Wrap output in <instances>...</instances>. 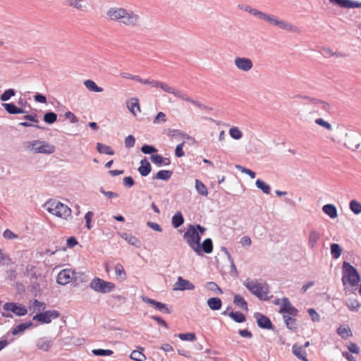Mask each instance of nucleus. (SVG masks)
<instances>
[{
	"instance_id": "9d476101",
	"label": "nucleus",
	"mask_w": 361,
	"mask_h": 361,
	"mask_svg": "<svg viewBox=\"0 0 361 361\" xmlns=\"http://www.w3.org/2000/svg\"><path fill=\"white\" fill-rule=\"evenodd\" d=\"M77 280V273L72 269H65L61 270L57 276L56 281L60 285H66L72 281Z\"/></svg>"
},
{
	"instance_id": "a19ab883",
	"label": "nucleus",
	"mask_w": 361,
	"mask_h": 361,
	"mask_svg": "<svg viewBox=\"0 0 361 361\" xmlns=\"http://www.w3.org/2000/svg\"><path fill=\"white\" fill-rule=\"evenodd\" d=\"M195 189L200 195L204 197L207 196L208 191L206 185L198 179L195 180Z\"/></svg>"
},
{
	"instance_id": "c9c22d12",
	"label": "nucleus",
	"mask_w": 361,
	"mask_h": 361,
	"mask_svg": "<svg viewBox=\"0 0 361 361\" xmlns=\"http://www.w3.org/2000/svg\"><path fill=\"white\" fill-rule=\"evenodd\" d=\"M173 174V172L169 170H161L158 171L156 175H154L152 178L154 180L159 179V180H168L170 179Z\"/></svg>"
},
{
	"instance_id": "b1692460",
	"label": "nucleus",
	"mask_w": 361,
	"mask_h": 361,
	"mask_svg": "<svg viewBox=\"0 0 361 361\" xmlns=\"http://www.w3.org/2000/svg\"><path fill=\"white\" fill-rule=\"evenodd\" d=\"M66 4L82 11H85L87 9L85 0H66Z\"/></svg>"
},
{
	"instance_id": "393cba45",
	"label": "nucleus",
	"mask_w": 361,
	"mask_h": 361,
	"mask_svg": "<svg viewBox=\"0 0 361 361\" xmlns=\"http://www.w3.org/2000/svg\"><path fill=\"white\" fill-rule=\"evenodd\" d=\"M137 170L142 176H147L151 172V164L146 158L140 161V166Z\"/></svg>"
},
{
	"instance_id": "412c9836",
	"label": "nucleus",
	"mask_w": 361,
	"mask_h": 361,
	"mask_svg": "<svg viewBox=\"0 0 361 361\" xmlns=\"http://www.w3.org/2000/svg\"><path fill=\"white\" fill-rule=\"evenodd\" d=\"M321 239V233L316 230H312L308 237V246L311 250H316Z\"/></svg>"
},
{
	"instance_id": "6ab92c4d",
	"label": "nucleus",
	"mask_w": 361,
	"mask_h": 361,
	"mask_svg": "<svg viewBox=\"0 0 361 361\" xmlns=\"http://www.w3.org/2000/svg\"><path fill=\"white\" fill-rule=\"evenodd\" d=\"M142 300L143 302L147 303V304H149L151 305H153L155 307V308L158 310H159L160 312H164V313H171V311L169 310V309L168 308L167 305L164 303H162V302H158L155 300H153V299H151V298H149L146 296H142Z\"/></svg>"
},
{
	"instance_id": "1a4fd4ad",
	"label": "nucleus",
	"mask_w": 361,
	"mask_h": 361,
	"mask_svg": "<svg viewBox=\"0 0 361 361\" xmlns=\"http://www.w3.org/2000/svg\"><path fill=\"white\" fill-rule=\"evenodd\" d=\"M90 288L97 293H108L113 291L116 286L112 282L106 281L98 277H95L90 282Z\"/></svg>"
},
{
	"instance_id": "864d4df0",
	"label": "nucleus",
	"mask_w": 361,
	"mask_h": 361,
	"mask_svg": "<svg viewBox=\"0 0 361 361\" xmlns=\"http://www.w3.org/2000/svg\"><path fill=\"white\" fill-rule=\"evenodd\" d=\"M230 136L235 140H240L243 137V133L238 127H232L229 130Z\"/></svg>"
},
{
	"instance_id": "37998d69",
	"label": "nucleus",
	"mask_w": 361,
	"mask_h": 361,
	"mask_svg": "<svg viewBox=\"0 0 361 361\" xmlns=\"http://www.w3.org/2000/svg\"><path fill=\"white\" fill-rule=\"evenodd\" d=\"M182 100L190 102V103L192 104L193 105H195V106H197L200 109H204V110H211L212 109L209 107H208L207 106L200 103V102L192 99L191 97H190L189 96H188L185 94Z\"/></svg>"
},
{
	"instance_id": "c85d7f7f",
	"label": "nucleus",
	"mask_w": 361,
	"mask_h": 361,
	"mask_svg": "<svg viewBox=\"0 0 361 361\" xmlns=\"http://www.w3.org/2000/svg\"><path fill=\"white\" fill-rule=\"evenodd\" d=\"M283 322L286 324V327L293 331H297V322L296 319L293 317H290V315L283 314Z\"/></svg>"
},
{
	"instance_id": "20e7f679",
	"label": "nucleus",
	"mask_w": 361,
	"mask_h": 361,
	"mask_svg": "<svg viewBox=\"0 0 361 361\" xmlns=\"http://www.w3.org/2000/svg\"><path fill=\"white\" fill-rule=\"evenodd\" d=\"M23 147L30 152L44 154H51L56 149L54 145L39 140L24 142Z\"/></svg>"
},
{
	"instance_id": "de8ad7c7",
	"label": "nucleus",
	"mask_w": 361,
	"mask_h": 361,
	"mask_svg": "<svg viewBox=\"0 0 361 361\" xmlns=\"http://www.w3.org/2000/svg\"><path fill=\"white\" fill-rule=\"evenodd\" d=\"M349 207L355 214H359L361 213V203L356 200H353L350 202Z\"/></svg>"
},
{
	"instance_id": "58836bf2",
	"label": "nucleus",
	"mask_w": 361,
	"mask_h": 361,
	"mask_svg": "<svg viewBox=\"0 0 361 361\" xmlns=\"http://www.w3.org/2000/svg\"><path fill=\"white\" fill-rule=\"evenodd\" d=\"M345 305L350 311L357 312L360 307V303L356 299L349 298L345 302Z\"/></svg>"
},
{
	"instance_id": "a211bd4d",
	"label": "nucleus",
	"mask_w": 361,
	"mask_h": 361,
	"mask_svg": "<svg viewBox=\"0 0 361 361\" xmlns=\"http://www.w3.org/2000/svg\"><path fill=\"white\" fill-rule=\"evenodd\" d=\"M345 145L352 150H356L360 145V137L357 133L346 134Z\"/></svg>"
},
{
	"instance_id": "6e6552de",
	"label": "nucleus",
	"mask_w": 361,
	"mask_h": 361,
	"mask_svg": "<svg viewBox=\"0 0 361 361\" xmlns=\"http://www.w3.org/2000/svg\"><path fill=\"white\" fill-rule=\"evenodd\" d=\"M3 309L6 312H2L1 314L7 318H13L11 312L18 317L25 316L27 313L25 306L17 302H6L4 305Z\"/></svg>"
},
{
	"instance_id": "39448f33",
	"label": "nucleus",
	"mask_w": 361,
	"mask_h": 361,
	"mask_svg": "<svg viewBox=\"0 0 361 361\" xmlns=\"http://www.w3.org/2000/svg\"><path fill=\"white\" fill-rule=\"evenodd\" d=\"M49 213L63 219H67L71 215V209L56 200H49L43 205Z\"/></svg>"
},
{
	"instance_id": "e433bc0d",
	"label": "nucleus",
	"mask_w": 361,
	"mask_h": 361,
	"mask_svg": "<svg viewBox=\"0 0 361 361\" xmlns=\"http://www.w3.org/2000/svg\"><path fill=\"white\" fill-rule=\"evenodd\" d=\"M84 85L85 87L94 92H103V88L97 86V85L92 80H86L84 81Z\"/></svg>"
},
{
	"instance_id": "79ce46f5",
	"label": "nucleus",
	"mask_w": 361,
	"mask_h": 361,
	"mask_svg": "<svg viewBox=\"0 0 361 361\" xmlns=\"http://www.w3.org/2000/svg\"><path fill=\"white\" fill-rule=\"evenodd\" d=\"M115 274L116 277L121 281H124L126 279V274L123 265L117 263L115 266Z\"/></svg>"
},
{
	"instance_id": "a878e982",
	"label": "nucleus",
	"mask_w": 361,
	"mask_h": 361,
	"mask_svg": "<svg viewBox=\"0 0 361 361\" xmlns=\"http://www.w3.org/2000/svg\"><path fill=\"white\" fill-rule=\"evenodd\" d=\"M2 106L10 114H19L25 113L24 109L18 107L13 103H4L2 104Z\"/></svg>"
},
{
	"instance_id": "6e6d98bb",
	"label": "nucleus",
	"mask_w": 361,
	"mask_h": 361,
	"mask_svg": "<svg viewBox=\"0 0 361 361\" xmlns=\"http://www.w3.org/2000/svg\"><path fill=\"white\" fill-rule=\"evenodd\" d=\"M15 94L16 92L13 89H8L5 90L2 94H1L0 99L2 102L8 101L11 97H13Z\"/></svg>"
},
{
	"instance_id": "4c0bfd02",
	"label": "nucleus",
	"mask_w": 361,
	"mask_h": 361,
	"mask_svg": "<svg viewBox=\"0 0 361 361\" xmlns=\"http://www.w3.org/2000/svg\"><path fill=\"white\" fill-rule=\"evenodd\" d=\"M97 149L100 154H105L108 155H114V151L110 146L98 142L97 144Z\"/></svg>"
},
{
	"instance_id": "69168bd1",
	"label": "nucleus",
	"mask_w": 361,
	"mask_h": 361,
	"mask_svg": "<svg viewBox=\"0 0 361 361\" xmlns=\"http://www.w3.org/2000/svg\"><path fill=\"white\" fill-rule=\"evenodd\" d=\"M185 145V142H182L180 144L178 145L175 149V155L177 157H182L185 155L183 152V146Z\"/></svg>"
},
{
	"instance_id": "338daca9",
	"label": "nucleus",
	"mask_w": 361,
	"mask_h": 361,
	"mask_svg": "<svg viewBox=\"0 0 361 361\" xmlns=\"http://www.w3.org/2000/svg\"><path fill=\"white\" fill-rule=\"evenodd\" d=\"M135 139L133 135H128L125 139V146L127 148H131L135 145Z\"/></svg>"
},
{
	"instance_id": "473e14b6",
	"label": "nucleus",
	"mask_w": 361,
	"mask_h": 361,
	"mask_svg": "<svg viewBox=\"0 0 361 361\" xmlns=\"http://www.w3.org/2000/svg\"><path fill=\"white\" fill-rule=\"evenodd\" d=\"M46 308V304L40 302L37 300H34L29 307L30 311H32V312H39L41 311H44Z\"/></svg>"
},
{
	"instance_id": "13d9d810",
	"label": "nucleus",
	"mask_w": 361,
	"mask_h": 361,
	"mask_svg": "<svg viewBox=\"0 0 361 361\" xmlns=\"http://www.w3.org/2000/svg\"><path fill=\"white\" fill-rule=\"evenodd\" d=\"M92 353L97 356H109L113 354L111 350L94 349Z\"/></svg>"
},
{
	"instance_id": "72a5a7b5",
	"label": "nucleus",
	"mask_w": 361,
	"mask_h": 361,
	"mask_svg": "<svg viewBox=\"0 0 361 361\" xmlns=\"http://www.w3.org/2000/svg\"><path fill=\"white\" fill-rule=\"evenodd\" d=\"M32 326V323L31 322L21 323L20 324H18L17 326H16L15 327L13 328L12 334L18 335L19 334H21Z\"/></svg>"
},
{
	"instance_id": "3c124183",
	"label": "nucleus",
	"mask_w": 361,
	"mask_h": 361,
	"mask_svg": "<svg viewBox=\"0 0 361 361\" xmlns=\"http://www.w3.org/2000/svg\"><path fill=\"white\" fill-rule=\"evenodd\" d=\"M43 120L48 124H52L57 120V115L54 112H47L44 115Z\"/></svg>"
},
{
	"instance_id": "423d86ee",
	"label": "nucleus",
	"mask_w": 361,
	"mask_h": 361,
	"mask_svg": "<svg viewBox=\"0 0 361 361\" xmlns=\"http://www.w3.org/2000/svg\"><path fill=\"white\" fill-rule=\"evenodd\" d=\"M360 280V275L355 268L350 263L344 262L342 276L343 286H345L348 284L350 286L354 287L358 284Z\"/></svg>"
},
{
	"instance_id": "052dcab7",
	"label": "nucleus",
	"mask_w": 361,
	"mask_h": 361,
	"mask_svg": "<svg viewBox=\"0 0 361 361\" xmlns=\"http://www.w3.org/2000/svg\"><path fill=\"white\" fill-rule=\"evenodd\" d=\"M235 168L237 169H238L240 171H241L242 173L247 174L251 178L253 179V178H255L256 174L252 170L248 169H247L245 167H243V166H242L240 165H236Z\"/></svg>"
},
{
	"instance_id": "bf43d9fd",
	"label": "nucleus",
	"mask_w": 361,
	"mask_h": 361,
	"mask_svg": "<svg viewBox=\"0 0 361 361\" xmlns=\"http://www.w3.org/2000/svg\"><path fill=\"white\" fill-rule=\"evenodd\" d=\"M166 121V116L164 112H159L153 120L154 124H161Z\"/></svg>"
},
{
	"instance_id": "49530a36",
	"label": "nucleus",
	"mask_w": 361,
	"mask_h": 361,
	"mask_svg": "<svg viewBox=\"0 0 361 361\" xmlns=\"http://www.w3.org/2000/svg\"><path fill=\"white\" fill-rule=\"evenodd\" d=\"M233 303L243 310H247V303L245 299L240 295H235Z\"/></svg>"
},
{
	"instance_id": "0eeeda50",
	"label": "nucleus",
	"mask_w": 361,
	"mask_h": 361,
	"mask_svg": "<svg viewBox=\"0 0 361 361\" xmlns=\"http://www.w3.org/2000/svg\"><path fill=\"white\" fill-rule=\"evenodd\" d=\"M189 246L198 255H202L200 247V235L196 230L195 226L190 225L183 235Z\"/></svg>"
},
{
	"instance_id": "2eb2a0df",
	"label": "nucleus",
	"mask_w": 361,
	"mask_h": 361,
	"mask_svg": "<svg viewBox=\"0 0 361 361\" xmlns=\"http://www.w3.org/2000/svg\"><path fill=\"white\" fill-rule=\"evenodd\" d=\"M254 317L256 319L257 324L259 327L269 330L274 329V326L271 320L267 316L259 312H255L254 314Z\"/></svg>"
},
{
	"instance_id": "09e8293b",
	"label": "nucleus",
	"mask_w": 361,
	"mask_h": 361,
	"mask_svg": "<svg viewBox=\"0 0 361 361\" xmlns=\"http://www.w3.org/2000/svg\"><path fill=\"white\" fill-rule=\"evenodd\" d=\"M331 254L334 259H338L342 252L340 245L337 243H332L330 245Z\"/></svg>"
},
{
	"instance_id": "bb28decb",
	"label": "nucleus",
	"mask_w": 361,
	"mask_h": 361,
	"mask_svg": "<svg viewBox=\"0 0 361 361\" xmlns=\"http://www.w3.org/2000/svg\"><path fill=\"white\" fill-rule=\"evenodd\" d=\"M121 237L126 240L130 245H132L136 247H140L142 245L141 241L137 237L127 233H121Z\"/></svg>"
},
{
	"instance_id": "e2e57ef3",
	"label": "nucleus",
	"mask_w": 361,
	"mask_h": 361,
	"mask_svg": "<svg viewBox=\"0 0 361 361\" xmlns=\"http://www.w3.org/2000/svg\"><path fill=\"white\" fill-rule=\"evenodd\" d=\"M141 152L144 154H151L152 153L157 152V149L152 145H144L141 147Z\"/></svg>"
},
{
	"instance_id": "4468645a",
	"label": "nucleus",
	"mask_w": 361,
	"mask_h": 361,
	"mask_svg": "<svg viewBox=\"0 0 361 361\" xmlns=\"http://www.w3.org/2000/svg\"><path fill=\"white\" fill-rule=\"evenodd\" d=\"M234 63L239 70L245 72L250 71L253 67L252 60L245 57H236Z\"/></svg>"
},
{
	"instance_id": "f8f14e48",
	"label": "nucleus",
	"mask_w": 361,
	"mask_h": 361,
	"mask_svg": "<svg viewBox=\"0 0 361 361\" xmlns=\"http://www.w3.org/2000/svg\"><path fill=\"white\" fill-rule=\"evenodd\" d=\"M305 98H307L309 101V104L312 105V106L314 109V111L317 112L318 114H322L324 113H328L329 112L331 109V106L329 103L317 99L312 97H304Z\"/></svg>"
},
{
	"instance_id": "2f4dec72",
	"label": "nucleus",
	"mask_w": 361,
	"mask_h": 361,
	"mask_svg": "<svg viewBox=\"0 0 361 361\" xmlns=\"http://www.w3.org/2000/svg\"><path fill=\"white\" fill-rule=\"evenodd\" d=\"M337 334L344 339L350 338L353 336L350 328L348 325L341 326L337 329Z\"/></svg>"
},
{
	"instance_id": "c756f323",
	"label": "nucleus",
	"mask_w": 361,
	"mask_h": 361,
	"mask_svg": "<svg viewBox=\"0 0 361 361\" xmlns=\"http://www.w3.org/2000/svg\"><path fill=\"white\" fill-rule=\"evenodd\" d=\"M207 305L212 310H219L221 308L222 302L219 298H211L207 300Z\"/></svg>"
},
{
	"instance_id": "a18cd8bd",
	"label": "nucleus",
	"mask_w": 361,
	"mask_h": 361,
	"mask_svg": "<svg viewBox=\"0 0 361 361\" xmlns=\"http://www.w3.org/2000/svg\"><path fill=\"white\" fill-rule=\"evenodd\" d=\"M184 222V219L180 212L176 213L172 217V225L174 228H177L180 226Z\"/></svg>"
},
{
	"instance_id": "774afa93",
	"label": "nucleus",
	"mask_w": 361,
	"mask_h": 361,
	"mask_svg": "<svg viewBox=\"0 0 361 361\" xmlns=\"http://www.w3.org/2000/svg\"><path fill=\"white\" fill-rule=\"evenodd\" d=\"M308 313L314 322H318L320 320L319 314L312 308L308 310Z\"/></svg>"
},
{
	"instance_id": "c03bdc74",
	"label": "nucleus",
	"mask_w": 361,
	"mask_h": 361,
	"mask_svg": "<svg viewBox=\"0 0 361 361\" xmlns=\"http://www.w3.org/2000/svg\"><path fill=\"white\" fill-rule=\"evenodd\" d=\"M202 252L207 254H209L213 250V243L212 240L210 238L205 239L203 243H202V245H200Z\"/></svg>"
},
{
	"instance_id": "4d7b16f0",
	"label": "nucleus",
	"mask_w": 361,
	"mask_h": 361,
	"mask_svg": "<svg viewBox=\"0 0 361 361\" xmlns=\"http://www.w3.org/2000/svg\"><path fill=\"white\" fill-rule=\"evenodd\" d=\"M130 358L135 361H144L146 357L142 353L138 350H133L130 354Z\"/></svg>"
},
{
	"instance_id": "5701e85b",
	"label": "nucleus",
	"mask_w": 361,
	"mask_h": 361,
	"mask_svg": "<svg viewBox=\"0 0 361 361\" xmlns=\"http://www.w3.org/2000/svg\"><path fill=\"white\" fill-rule=\"evenodd\" d=\"M292 353L299 360L309 361L307 358L306 350L304 349V347H302V345H299L296 343L294 344L292 347Z\"/></svg>"
},
{
	"instance_id": "ea45409f",
	"label": "nucleus",
	"mask_w": 361,
	"mask_h": 361,
	"mask_svg": "<svg viewBox=\"0 0 361 361\" xmlns=\"http://www.w3.org/2000/svg\"><path fill=\"white\" fill-rule=\"evenodd\" d=\"M228 316L237 323H243L246 320L245 316L240 312L231 311L228 314Z\"/></svg>"
},
{
	"instance_id": "f03ea898",
	"label": "nucleus",
	"mask_w": 361,
	"mask_h": 361,
	"mask_svg": "<svg viewBox=\"0 0 361 361\" xmlns=\"http://www.w3.org/2000/svg\"><path fill=\"white\" fill-rule=\"evenodd\" d=\"M257 18L264 20V21L269 23L270 25H274L281 30L288 32L295 33H300L301 32L300 29L298 26L292 24L288 21L281 20L274 15L267 14L259 11Z\"/></svg>"
},
{
	"instance_id": "cd10ccee",
	"label": "nucleus",
	"mask_w": 361,
	"mask_h": 361,
	"mask_svg": "<svg viewBox=\"0 0 361 361\" xmlns=\"http://www.w3.org/2000/svg\"><path fill=\"white\" fill-rule=\"evenodd\" d=\"M323 212L327 214L330 218L335 219L338 216L337 209L335 205L332 204H327L323 206Z\"/></svg>"
},
{
	"instance_id": "7c9ffc66",
	"label": "nucleus",
	"mask_w": 361,
	"mask_h": 361,
	"mask_svg": "<svg viewBox=\"0 0 361 361\" xmlns=\"http://www.w3.org/2000/svg\"><path fill=\"white\" fill-rule=\"evenodd\" d=\"M127 107L128 110L134 115H137V112H140V104L138 102V99L136 98H132L127 104Z\"/></svg>"
},
{
	"instance_id": "603ef678",
	"label": "nucleus",
	"mask_w": 361,
	"mask_h": 361,
	"mask_svg": "<svg viewBox=\"0 0 361 361\" xmlns=\"http://www.w3.org/2000/svg\"><path fill=\"white\" fill-rule=\"evenodd\" d=\"M256 186L257 188L262 190L264 193L269 194L270 193V186L267 184L264 181L261 179H257L256 180Z\"/></svg>"
},
{
	"instance_id": "9b49d317",
	"label": "nucleus",
	"mask_w": 361,
	"mask_h": 361,
	"mask_svg": "<svg viewBox=\"0 0 361 361\" xmlns=\"http://www.w3.org/2000/svg\"><path fill=\"white\" fill-rule=\"evenodd\" d=\"M59 317V312L57 310H47L35 314L32 319L42 324H49L53 319Z\"/></svg>"
},
{
	"instance_id": "dca6fc26",
	"label": "nucleus",
	"mask_w": 361,
	"mask_h": 361,
	"mask_svg": "<svg viewBox=\"0 0 361 361\" xmlns=\"http://www.w3.org/2000/svg\"><path fill=\"white\" fill-rule=\"evenodd\" d=\"M174 290H192L195 286L190 281L184 279L182 276H178L177 281L173 285Z\"/></svg>"
},
{
	"instance_id": "f3484780",
	"label": "nucleus",
	"mask_w": 361,
	"mask_h": 361,
	"mask_svg": "<svg viewBox=\"0 0 361 361\" xmlns=\"http://www.w3.org/2000/svg\"><path fill=\"white\" fill-rule=\"evenodd\" d=\"M329 2L334 5L340 6L344 8H361V2L355 1L352 0H329Z\"/></svg>"
},
{
	"instance_id": "ddd939ff",
	"label": "nucleus",
	"mask_w": 361,
	"mask_h": 361,
	"mask_svg": "<svg viewBox=\"0 0 361 361\" xmlns=\"http://www.w3.org/2000/svg\"><path fill=\"white\" fill-rule=\"evenodd\" d=\"M281 314H288L290 316L295 317L298 313V310L293 307L288 298H282V306L279 310Z\"/></svg>"
},
{
	"instance_id": "680f3d73",
	"label": "nucleus",
	"mask_w": 361,
	"mask_h": 361,
	"mask_svg": "<svg viewBox=\"0 0 361 361\" xmlns=\"http://www.w3.org/2000/svg\"><path fill=\"white\" fill-rule=\"evenodd\" d=\"M178 337L182 341H193L196 339V336L194 333L180 334Z\"/></svg>"
},
{
	"instance_id": "5fc2aeb1",
	"label": "nucleus",
	"mask_w": 361,
	"mask_h": 361,
	"mask_svg": "<svg viewBox=\"0 0 361 361\" xmlns=\"http://www.w3.org/2000/svg\"><path fill=\"white\" fill-rule=\"evenodd\" d=\"M238 7L240 9V10H243L247 13H249L250 14L257 17L258 13H259V10L256 9V8H252L251 6H247V5H244V4H239L238 6Z\"/></svg>"
},
{
	"instance_id": "aec40b11",
	"label": "nucleus",
	"mask_w": 361,
	"mask_h": 361,
	"mask_svg": "<svg viewBox=\"0 0 361 361\" xmlns=\"http://www.w3.org/2000/svg\"><path fill=\"white\" fill-rule=\"evenodd\" d=\"M53 344L54 343L52 339L48 337L39 338L36 341L37 348L44 352H48L52 347Z\"/></svg>"
},
{
	"instance_id": "8fccbe9b",
	"label": "nucleus",
	"mask_w": 361,
	"mask_h": 361,
	"mask_svg": "<svg viewBox=\"0 0 361 361\" xmlns=\"http://www.w3.org/2000/svg\"><path fill=\"white\" fill-rule=\"evenodd\" d=\"M205 288L211 291L216 293V294H222L223 291L219 286L214 282L209 281L205 283Z\"/></svg>"
},
{
	"instance_id": "4be33fe9",
	"label": "nucleus",
	"mask_w": 361,
	"mask_h": 361,
	"mask_svg": "<svg viewBox=\"0 0 361 361\" xmlns=\"http://www.w3.org/2000/svg\"><path fill=\"white\" fill-rule=\"evenodd\" d=\"M159 88H161L164 92L171 94L180 99H183L185 95V94L180 90L163 82H161Z\"/></svg>"
},
{
	"instance_id": "f257e3e1",
	"label": "nucleus",
	"mask_w": 361,
	"mask_h": 361,
	"mask_svg": "<svg viewBox=\"0 0 361 361\" xmlns=\"http://www.w3.org/2000/svg\"><path fill=\"white\" fill-rule=\"evenodd\" d=\"M106 18L128 27H140L142 18L137 12L123 7L110 8L106 13Z\"/></svg>"
},
{
	"instance_id": "0e129e2a",
	"label": "nucleus",
	"mask_w": 361,
	"mask_h": 361,
	"mask_svg": "<svg viewBox=\"0 0 361 361\" xmlns=\"http://www.w3.org/2000/svg\"><path fill=\"white\" fill-rule=\"evenodd\" d=\"M315 123L317 125H319L320 126H322V127L325 128L326 129H327L329 130H331L332 129L331 125L329 122L324 121L322 118H317L315 120Z\"/></svg>"
},
{
	"instance_id": "f704fd0d",
	"label": "nucleus",
	"mask_w": 361,
	"mask_h": 361,
	"mask_svg": "<svg viewBox=\"0 0 361 361\" xmlns=\"http://www.w3.org/2000/svg\"><path fill=\"white\" fill-rule=\"evenodd\" d=\"M150 159L154 164L159 166L161 165L167 166L170 164L169 159H164L159 154H152L150 157Z\"/></svg>"
},
{
	"instance_id": "7ed1b4c3",
	"label": "nucleus",
	"mask_w": 361,
	"mask_h": 361,
	"mask_svg": "<svg viewBox=\"0 0 361 361\" xmlns=\"http://www.w3.org/2000/svg\"><path fill=\"white\" fill-rule=\"evenodd\" d=\"M243 285L249 290V291L260 300H268L269 287L266 282L247 279L244 281Z\"/></svg>"
}]
</instances>
